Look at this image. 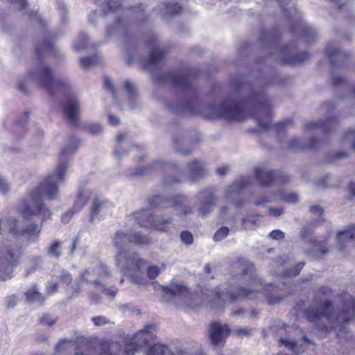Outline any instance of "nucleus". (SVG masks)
Returning <instances> with one entry per match:
<instances>
[{
	"mask_svg": "<svg viewBox=\"0 0 355 355\" xmlns=\"http://www.w3.org/2000/svg\"><path fill=\"white\" fill-rule=\"evenodd\" d=\"M208 107L212 112L208 116L210 119L241 121L252 117L256 119L261 128H274L276 130H281L293 124V121L287 119L272 125L271 121L273 114L270 101L262 94H256L252 98H248L240 101L225 99L216 107L212 105Z\"/></svg>",
	"mask_w": 355,
	"mask_h": 355,
	"instance_id": "1",
	"label": "nucleus"
},
{
	"mask_svg": "<svg viewBox=\"0 0 355 355\" xmlns=\"http://www.w3.org/2000/svg\"><path fill=\"white\" fill-rule=\"evenodd\" d=\"M230 230L227 227L223 226L218 230L214 235L215 241H220L225 239L229 234Z\"/></svg>",
	"mask_w": 355,
	"mask_h": 355,
	"instance_id": "38",
	"label": "nucleus"
},
{
	"mask_svg": "<svg viewBox=\"0 0 355 355\" xmlns=\"http://www.w3.org/2000/svg\"><path fill=\"white\" fill-rule=\"evenodd\" d=\"M100 61L99 56L94 55L92 56H87L85 58H81L80 60V63L83 69H87L92 66H94L98 64Z\"/></svg>",
	"mask_w": 355,
	"mask_h": 355,
	"instance_id": "35",
	"label": "nucleus"
},
{
	"mask_svg": "<svg viewBox=\"0 0 355 355\" xmlns=\"http://www.w3.org/2000/svg\"><path fill=\"white\" fill-rule=\"evenodd\" d=\"M304 265L305 263L304 261L297 263L292 269L286 271L285 275L294 277L298 275L300 272L304 268Z\"/></svg>",
	"mask_w": 355,
	"mask_h": 355,
	"instance_id": "39",
	"label": "nucleus"
},
{
	"mask_svg": "<svg viewBox=\"0 0 355 355\" xmlns=\"http://www.w3.org/2000/svg\"><path fill=\"white\" fill-rule=\"evenodd\" d=\"M268 212L270 215L277 217L279 216L282 213L284 212V210L282 208L278 207V208H270L268 210Z\"/></svg>",
	"mask_w": 355,
	"mask_h": 355,
	"instance_id": "58",
	"label": "nucleus"
},
{
	"mask_svg": "<svg viewBox=\"0 0 355 355\" xmlns=\"http://www.w3.org/2000/svg\"><path fill=\"white\" fill-rule=\"evenodd\" d=\"M150 328H151V325L146 326L144 329L137 332L135 336L130 340V343L125 345L124 352L126 355H134L135 354L139 349V345L135 343L136 338L147 334Z\"/></svg>",
	"mask_w": 355,
	"mask_h": 355,
	"instance_id": "29",
	"label": "nucleus"
},
{
	"mask_svg": "<svg viewBox=\"0 0 355 355\" xmlns=\"http://www.w3.org/2000/svg\"><path fill=\"white\" fill-rule=\"evenodd\" d=\"M326 52L332 67L343 64L349 58V54L343 52L339 49L333 48L331 44H327Z\"/></svg>",
	"mask_w": 355,
	"mask_h": 355,
	"instance_id": "22",
	"label": "nucleus"
},
{
	"mask_svg": "<svg viewBox=\"0 0 355 355\" xmlns=\"http://www.w3.org/2000/svg\"><path fill=\"white\" fill-rule=\"evenodd\" d=\"M6 223L9 226L8 232L14 236L27 235L37 238L41 232V225L40 226L35 223H30L24 229L20 230L17 228V220L16 218H8Z\"/></svg>",
	"mask_w": 355,
	"mask_h": 355,
	"instance_id": "15",
	"label": "nucleus"
},
{
	"mask_svg": "<svg viewBox=\"0 0 355 355\" xmlns=\"http://www.w3.org/2000/svg\"><path fill=\"white\" fill-rule=\"evenodd\" d=\"M9 3L18 6L20 9H25L27 6L26 0H7Z\"/></svg>",
	"mask_w": 355,
	"mask_h": 355,
	"instance_id": "52",
	"label": "nucleus"
},
{
	"mask_svg": "<svg viewBox=\"0 0 355 355\" xmlns=\"http://www.w3.org/2000/svg\"><path fill=\"white\" fill-rule=\"evenodd\" d=\"M187 198L183 195H175L170 198H164L159 195L152 196L148 198V206L152 208H157L164 207H173L179 211L177 213L178 216H186L192 212V209L186 205Z\"/></svg>",
	"mask_w": 355,
	"mask_h": 355,
	"instance_id": "7",
	"label": "nucleus"
},
{
	"mask_svg": "<svg viewBox=\"0 0 355 355\" xmlns=\"http://www.w3.org/2000/svg\"><path fill=\"white\" fill-rule=\"evenodd\" d=\"M103 85L105 89L111 91L113 95L115 96V91L114 89L113 85L112 83L111 80L108 77L104 78Z\"/></svg>",
	"mask_w": 355,
	"mask_h": 355,
	"instance_id": "53",
	"label": "nucleus"
},
{
	"mask_svg": "<svg viewBox=\"0 0 355 355\" xmlns=\"http://www.w3.org/2000/svg\"><path fill=\"white\" fill-rule=\"evenodd\" d=\"M290 32L297 37L303 39L306 43L313 42L316 37V31L307 26L301 19H297L290 24Z\"/></svg>",
	"mask_w": 355,
	"mask_h": 355,
	"instance_id": "14",
	"label": "nucleus"
},
{
	"mask_svg": "<svg viewBox=\"0 0 355 355\" xmlns=\"http://www.w3.org/2000/svg\"><path fill=\"white\" fill-rule=\"evenodd\" d=\"M111 207H112V205L108 200L96 197L90 208L89 220L92 222L101 211L107 209Z\"/></svg>",
	"mask_w": 355,
	"mask_h": 355,
	"instance_id": "25",
	"label": "nucleus"
},
{
	"mask_svg": "<svg viewBox=\"0 0 355 355\" xmlns=\"http://www.w3.org/2000/svg\"><path fill=\"white\" fill-rule=\"evenodd\" d=\"M270 236L272 239H276V240H279V239H282L284 238V232L279 230H272L270 233Z\"/></svg>",
	"mask_w": 355,
	"mask_h": 355,
	"instance_id": "51",
	"label": "nucleus"
},
{
	"mask_svg": "<svg viewBox=\"0 0 355 355\" xmlns=\"http://www.w3.org/2000/svg\"><path fill=\"white\" fill-rule=\"evenodd\" d=\"M77 213L75 210L71 208L66 211L61 217V220L63 223H67L70 221L73 216Z\"/></svg>",
	"mask_w": 355,
	"mask_h": 355,
	"instance_id": "46",
	"label": "nucleus"
},
{
	"mask_svg": "<svg viewBox=\"0 0 355 355\" xmlns=\"http://www.w3.org/2000/svg\"><path fill=\"white\" fill-rule=\"evenodd\" d=\"M55 322V320L51 318L50 315L48 314H44L41 318H40V323L46 324L48 326H52Z\"/></svg>",
	"mask_w": 355,
	"mask_h": 355,
	"instance_id": "47",
	"label": "nucleus"
},
{
	"mask_svg": "<svg viewBox=\"0 0 355 355\" xmlns=\"http://www.w3.org/2000/svg\"><path fill=\"white\" fill-rule=\"evenodd\" d=\"M20 253V248H17L15 251L10 248H6L5 250L0 249V270L4 268H7L9 266H16L18 263V257Z\"/></svg>",
	"mask_w": 355,
	"mask_h": 355,
	"instance_id": "19",
	"label": "nucleus"
},
{
	"mask_svg": "<svg viewBox=\"0 0 355 355\" xmlns=\"http://www.w3.org/2000/svg\"><path fill=\"white\" fill-rule=\"evenodd\" d=\"M250 179L248 177H242L239 180L234 182L230 187V192L234 191H240L248 187L250 184Z\"/></svg>",
	"mask_w": 355,
	"mask_h": 355,
	"instance_id": "33",
	"label": "nucleus"
},
{
	"mask_svg": "<svg viewBox=\"0 0 355 355\" xmlns=\"http://www.w3.org/2000/svg\"><path fill=\"white\" fill-rule=\"evenodd\" d=\"M92 321L96 326H102L109 322V320L102 315L93 317Z\"/></svg>",
	"mask_w": 355,
	"mask_h": 355,
	"instance_id": "45",
	"label": "nucleus"
},
{
	"mask_svg": "<svg viewBox=\"0 0 355 355\" xmlns=\"http://www.w3.org/2000/svg\"><path fill=\"white\" fill-rule=\"evenodd\" d=\"M161 270L157 266H150L147 268V275L150 279H155L159 274Z\"/></svg>",
	"mask_w": 355,
	"mask_h": 355,
	"instance_id": "41",
	"label": "nucleus"
},
{
	"mask_svg": "<svg viewBox=\"0 0 355 355\" xmlns=\"http://www.w3.org/2000/svg\"><path fill=\"white\" fill-rule=\"evenodd\" d=\"M83 189L78 191L72 208L75 211H80L88 202V197L85 196Z\"/></svg>",
	"mask_w": 355,
	"mask_h": 355,
	"instance_id": "32",
	"label": "nucleus"
},
{
	"mask_svg": "<svg viewBox=\"0 0 355 355\" xmlns=\"http://www.w3.org/2000/svg\"><path fill=\"white\" fill-rule=\"evenodd\" d=\"M309 212L313 214H316V215H318V216H322L323 214V209L322 208L319 206V205H313V206H311L310 208H309Z\"/></svg>",
	"mask_w": 355,
	"mask_h": 355,
	"instance_id": "55",
	"label": "nucleus"
},
{
	"mask_svg": "<svg viewBox=\"0 0 355 355\" xmlns=\"http://www.w3.org/2000/svg\"><path fill=\"white\" fill-rule=\"evenodd\" d=\"M164 6L167 13L171 15L180 14L182 11V8L178 3L166 2Z\"/></svg>",
	"mask_w": 355,
	"mask_h": 355,
	"instance_id": "36",
	"label": "nucleus"
},
{
	"mask_svg": "<svg viewBox=\"0 0 355 355\" xmlns=\"http://www.w3.org/2000/svg\"><path fill=\"white\" fill-rule=\"evenodd\" d=\"M58 286H59L58 283L51 284V285L49 287H47V288H46V293L48 295H52L54 293L57 292Z\"/></svg>",
	"mask_w": 355,
	"mask_h": 355,
	"instance_id": "60",
	"label": "nucleus"
},
{
	"mask_svg": "<svg viewBox=\"0 0 355 355\" xmlns=\"http://www.w3.org/2000/svg\"><path fill=\"white\" fill-rule=\"evenodd\" d=\"M180 238L182 241L187 245H190L193 243V234L187 230L181 232Z\"/></svg>",
	"mask_w": 355,
	"mask_h": 355,
	"instance_id": "40",
	"label": "nucleus"
},
{
	"mask_svg": "<svg viewBox=\"0 0 355 355\" xmlns=\"http://www.w3.org/2000/svg\"><path fill=\"white\" fill-rule=\"evenodd\" d=\"M132 217L135 222L140 227L146 228H152L155 230L163 232H167L170 230V225L172 223V218H155L148 209H141L132 213Z\"/></svg>",
	"mask_w": 355,
	"mask_h": 355,
	"instance_id": "9",
	"label": "nucleus"
},
{
	"mask_svg": "<svg viewBox=\"0 0 355 355\" xmlns=\"http://www.w3.org/2000/svg\"><path fill=\"white\" fill-rule=\"evenodd\" d=\"M124 87L127 91L130 98H134L136 96V90L134 85L128 80L124 83Z\"/></svg>",
	"mask_w": 355,
	"mask_h": 355,
	"instance_id": "44",
	"label": "nucleus"
},
{
	"mask_svg": "<svg viewBox=\"0 0 355 355\" xmlns=\"http://www.w3.org/2000/svg\"><path fill=\"white\" fill-rule=\"evenodd\" d=\"M110 276L111 272L108 267L103 263H100L92 270H85L81 274L80 278L83 281L92 284L96 288L102 287L103 293L114 298L118 292V289L116 288H107L103 284V280Z\"/></svg>",
	"mask_w": 355,
	"mask_h": 355,
	"instance_id": "6",
	"label": "nucleus"
},
{
	"mask_svg": "<svg viewBox=\"0 0 355 355\" xmlns=\"http://www.w3.org/2000/svg\"><path fill=\"white\" fill-rule=\"evenodd\" d=\"M331 293V290L330 288L327 286H322L320 287L317 292V294L319 296H327Z\"/></svg>",
	"mask_w": 355,
	"mask_h": 355,
	"instance_id": "56",
	"label": "nucleus"
},
{
	"mask_svg": "<svg viewBox=\"0 0 355 355\" xmlns=\"http://www.w3.org/2000/svg\"><path fill=\"white\" fill-rule=\"evenodd\" d=\"M251 329L248 328L239 327L234 330V334L236 336H249L250 334Z\"/></svg>",
	"mask_w": 355,
	"mask_h": 355,
	"instance_id": "50",
	"label": "nucleus"
},
{
	"mask_svg": "<svg viewBox=\"0 0 355 355\" xmlns=\"http://www.w3.org/2000/svg\"><path fill=\"white\" fill-rule=\"evenodd\" d=\"M28 76L35 79L38 86L45 89L51 96L61 94L66 98L65 101L61 103L62 112L73 125L77 126L80 111L79 103L71 92L69 80L66 78H55L52 69L45 64L39 66L35 71L28 72Z\"/></svg>",
	"mask_w": 355,
	"mask_h": 355,
	"instance_id": "4",
	"label": "nucleus"
},
{
	"mask_svg": "<svg viewBox=\"0 0 355 355\" xmlns=\"http://www.w3.org/2000/svg\"><path fill=\"white\" fill-rule=\"evenodd\" d=\"M146 44L152 49L148 58L143 63V67L148 69L153 66H156L164 57L166 53L163 51H156L154 49L157 45V38L155 35H151L146 40Z\"/></svg>",
	"mask_w": 355,
	"mask_h": 355,
	"instance_id": "16",
	"label": "nucleus"
},
{
	"mask_svg": "<svg viewBox=\"0 0 355 355\" xmlns=\"http://www.w3.org/2000/svg\"><path fill=\"white\" fill-rule=\"evenodd\" d=\"M343 309L336 317L337 321H341L343 324H347L355 316V298L350 296L345 298L343 302Z\"/></svg>",
	"mask_w": 355,
	"mask_h": 355,
	"instance_id": "18",
	"label": "nucleus"
},
{
	"mask_svg": "<svg viewBox=\"0 0 355 355\" xmlns=\"http://www.w3.org/2000/svg\"><path fill=\"white\" fill-rule=\"evenodd\" d=\"M281 62L284 64H297L308 60L309 54L307 51L297 52L294 45L288 44L281 50Z\"/></svg>",
	"mask_w": 355,
	"mask_h": 355,
	"instance_id": "13",
	"label": "nucleus"
},
{
	"mask_svg": "<svg viewBox=\"0 0 355 355\" xmlns=\"http://www.w3.org/2000/svg\"><path fill=\"white\" fill-rule=\"evenodd\" d=\"M9 190V187L6 181L0 176V191L6 194Z\"/></svg>",
	"mask_w": 355,
	"mask_h": 355,
	"instance_id": "59",
	"label": "nucleus"
},
{
	"mask_svg": "<svg viewBox=\"0 0 355 355\" xmlns=\"http://www.w3.org/2000/svg\"><path fill=\"white\" fill-rule=\"evenodd\" d=\"M241 277L243 280V286H235L230 288L224 298V294L219 287H216L211 292L209 304L211 308L223 309L226 301L230 303L252 300L257 297L259 293L264 295L268 303L275 305L280 302L286 296L285 292L279 286L272 284H264L256 273L254 264L248 262L242 263Z\"/></svg>",
	"mask_w": 355,
	"mask_h": 355,
	"instance_id": "2",
	"label": "nucleus"
},
{
	"mask_svg": "<svg viewBox=\"0 0 355 355\" xmlns=\"http://www.w3.org/2000/svg\"><path fill=\"white\" fill-rule=\"evenodd\" d=\"M188 173L192 180H196L204 177L206 169L204 164L198 159H193L188 164Z\"/></svg>",
	"mask_w": 355,
	"mask_h": 355,
	"instance_id": "24",
	"label": "nucleus"
},
{
	"mask_svg": "<svg viewBox=\"0 0 355 355\" xmlns=\"http://www.w3.org/2000/svg\"><path fill=\"white\" fill-rule=\"evenodd\" d=\"M322 107L324 110L331 111L335 109V105L331 102H326L322 104Z\"/></svg>",
	"mask_w": 355,
	"mask_h": 355,
	"instance_id": "64",
	"label": "nucleus"
},
{
	"mask_svg": "<svg viewBox=\"0 0 355 355\" xmlns=\"http://www.w3.org/2000/svg\"><path fill=\"white\" fill-rule=\"evenodd\" d=\"M147 355H175L168 347L162 344H154L148 349Z\"/></svg>",
	"mask_w": 355,
	"mask_h": 355,
	"instance_id": "31",
	"label": "nucleus"
},
{
	"mask_svg": "<svg viewBox=\"0 0 355 355\" xmlns=\"http://www.w3.org/2000/svg\"><path fill=\"white\" fill-rule=\"evenodd\" d=\"M347 157V152H345V151H340V152H338L336 153H335L334 155V156H332L329 160V162H331L333 160H335V159H342V158H345V157Z\"/></svg>",
	"mask_w": 355,
	"mask_h": 355,
	"instance_id": "61",
	"label": "nucleus"
},
{
	"mask_svg": "<svg viewBox=\"0 0 355 355\" xmlns=\"http://www.w3.org/2000/svg\"><path fill=\"white\" fill-rule=\"evenodd\" d=\"M319 144L315 138H311L306 145H301L299 139L293 138L288 144V148L291 150H313Z\"/></svg>",
	"mask_w": 355,
	"mask_h": 355,
	"instance_id": "27",
	"label": "nucleus"
},
{
	"mask_svg": "<svg viewBox=\"0 0 355 355\" xmlns=\"http://www.w3.org/2000/svg\"><path fill=\"white\" fill-rule=\"evenodd\" d=\"M24 296L28 302L42 304L45 301V297L38 291L37 285L33 284L31 288L24 293Z\"/></svg>",
	"mask_w": 355,
	"mask_h": 355,
	"instance_id": "26",
	"label": "nucleus"
},
{
	"mask_svg": "<svg viewBox=\"0 0 355 355\" xmlns=\"http://www.w3.org/2000/svg\"><path fill=\"white\" fill-rule=\"evenodd\" d=\"M338 121L336 116H329L324 120L306 123L304 129L306 130H319L324 133H328L338 123Z\"/></svg>",
	"mask_w": 355,
	"mask_h": 355,
	"instance_id": "20",
	"label": "nucleus"
},
{
	"mask_svg": "<svg viewBox=\"0 0 355 355\" xmlns=\"http://www.w3.org/2000/svg\"><path fill=\"white\" fill-rule=\"evenodd\" d=\"M279 341L283 343L286 347H288L289 349H293L297 347V343L292 340H284L283 338H281Z\"/></svg>",
	"mask_w": 355,
	"mask_h": 355,
	"instance_id": "57",
	"label": "nucleus"
},
{
	"mask_svg": "<svg viewBox=\"0 0 355 355\" xmlns=\"http://www.w3.org/2000/svg\"><path fill=\"white\" fill-rule=\"evenodd\" d=\"M282 37V34L279 28H274L270 31H268L266 29H261L260 31V40L261 42L268 41V42H275L277 40L279 39Z\"/></svg>",
	"mask_w": 355,
	"mask_h": 355,
	"instance_id": "30",
	"label": "nucleus"
},
{
	"mask_svg": "<svg viewBox=\"0 0 355 355\" xmlns=\"http://www.w3.org/2000/svg\"><path fill=\"white\" fill-rule=\"evenodd\" d=\"M196 75L197 72L191 71L182 73H171L166 74L164 79L169 80L175 87L184 92H192Z\"/></svg>",
	"mask_w": 355,
	"mask_h": 355,
	"instance_id": "10",
	"label": "nucleus"
},
{
	"mask_svg": "<svg viewBox=\"0 0 355 355\" xmlns=\"http://www.w3.org/2000/svg\"><path fill=\"white\" fill-rule=\"evenodd\" d=\"M344 139H355V130H347L343 135Z\"/></svg>",
	"mask_w": 355,
	"mask_h": 355,
	"instance_id": "62",
	"label": "nucleus"
},
{
	"mask_svg": "<svg viewBox=\"0 0 355 355\" xmlns=\"http://www.w3.org/2000/svg\"><path fill=\"white\" fill-rule=\"evenodd\" d=\"M84 130L92 135H96L101 132L102 128L99 124H89L84 127Z\"/></svg>",
	"mask_w": 355,
	"mask_h": 355,
	"instance_id": "42",
	"label": "nucleus"
},
{
	"mask_svg": "<svg viewBox=\"0 0 355 355\" xmlns=\"http://www.w3.org/2000/svg\"><path fill=\"white\" fill-rule=\"evenodd\" d=\"M208 332L209 340L214 346H223L231 330L227 324L222 325L218 321H213L209 324Z\"/></svg>",
	"mask_w": 355,
	"mask_h": 355,
	"instance_id": "12",
	"label": "nucleus"
},
{
	"mask_svg": "<svg viewBox=\"0 0 355 355\" xmlns=\"http://www.w3.org/2000/svg\"><path fill=\"white\" fill-rule=\"evenodd\" d=\"M114 246L119 250L116 256V264L121 268V272L124 275H130L131 280L135 284L141 283V278L136 274L141 273V270L145 267L147 262L139 257L137 253L130 254L124 256L122 250L128 244L134 245H149L151 243L150 237L137 232L124 233L122 231H117L113 237Z\"/></svg>",
	"mask_w": 355,
	"mask_h": 355,
	"instance_id": "5",
	"label": "nucleus"
},
{
	"mask_svg": "<svg viewBox=\"0 0 355 355\" xmlns=\"http://www.w3.org/2000/svg\"><path fill=\"white\" fill-rule=\"evenodd\" d=\"M254 175L257 180L263 187L270 186L275 182L279 184H286L289 181V178L287 175L274 170L266 171L263 169L256 168L254 169Z\"/></svg>",
	"mask_w": 355,
	"mask_h": 355,
	"instance_id": "11",
	"label": "nucleus"
},
{
	"mask_svg": "<svg viewBox=\"0 0 355 355\" xmlns=\"http://www.w3.org/2000/svg\"><path fill=\"white\" fill-rule=\"evenodd\" d=\"M282 199L288 202L295 203L298 201V196L296 193H286L282 196Z\"/></svg>",
	"mask_w": 355,
	"mask_h": 355,
	"instance_id": "48",
	"label": "nucleus"
},
{
	"mask_svg": "<svg viewBox=\"0 0 355 355\" xmlns=\"http://www.w3.org/2000/svg\"><path fill=\"white\" fill-rule=\"evenodd\" d=\"M352 241H355V225L337 233L338 247L340 250H343L347 243Z\"/></svg>",
	"mask_w": 355,
	"mask_h": 355,
	"instance_id": "23",
	"label": "nucleus"
},
{
	"mask_svg": "<svg viewBox=\"0 0 355 355\" xmlns=\"http://www.w3.org/2000/svg\"><path fill=\"white\" fill-rule=\"evenodd\" d=\"M347 85L346 79L340 76H334L331 78V85L334 87Z\"/></svg>",
	"mask_w": 355,
	"mask_h": 355,
	"instance_id": "43",
	"label": "nucleus"
},
{
	"mask_svg": "<svg viewBox=\"0 0 355 355\" xmlns=\"http://www.w3.org/2000/svg\"><path fill=\"white\" fill-rule=\"evenodd\" d=\"M61 244L59 241H53L48 248L47 253L50 257L59 258L61 254Z\"/></svg>",
	"mask_w": 355,
	"mask_h": 355,
	"instance_id": "34",
	"label": "nucleus"
},
{
	"mask_svg": "<svg viewBox=\"0 0 355 355\" xmlns=\"http://www.w3.org/2000/svg\"><path fill=\"white\" fill-rule=\"evenodd\" d=\"M77 146H65L59 154L60 162L55 171L46 176L30 193L28 198L21 201V214L24 220L41 216L42 221L51 218V212L44 204V198L54 200L58 193V184L62 182L67 169L65 157L73 153Z\"/></svg>",
	"mask_w": 355,
	"mask_h": 355,
	"instance_id": "3",
	"label": "nucleus"
},
{
	"mask_svg": "<svg viewBox=\"0 0 355 355\" xmlns=\"http://www.w3.org/2000/svg\"><path fill=\"white\" fill-rule=\"evenodd\" d=\"M334 311L332 303L329 300H325L321 304L320 309L307 308L304 310V315L306 318L310 322L313 323L316 329L322 332H329L333 328V326L329 327L325 324H320V322L324 318L327 322L331 324V315Z\"/></svg>",
	"mask_w": 355,
	"mask_h": 355,
	"instance_id": "8",
	"label": "nucleus"
},
{
	"mask_svg": "<svg viewBox=\"0 0 355 355\" xmlns=\"http://www.w3.org/2000/svg\"><path fill=\"white\" fill-rule=\"evenodd\" d=\"M121 0H116L114 1L112 0H110L107 3V6L108 8V10L110 11H114L116 9H119L121 6Z\"/></svg>",
	"mask_w": 355,
	"mask_h": 355,
	"instance_id": "49",
	"label": "nucleus"
},
{
	"mask_svg": "<svg viewBox=\"0 0 355 355\" xmlns=\"http://www.w3.org/2000/svg\"><path fill=\"white\" fill-rule=\"evenodd\" d=\"M312 234V230L309 227H304L300 232V235L303 239H309Z\"/></svg>",
	"mask_w": 355,
	"mask_h": 355,
	"instance_id": "54",
	"label": "nucleus"
},
{
	"mask_svg": "<svg viewBox=\"0 0 355 355\" xmlns=\"http://www.w3.org/2000/svg\"><path fill=\"white\" fill-rule=\"evenodd\" d=\"M318 248H319V252L322 254H325L328 252V248H327L326 242H324V241L320 242Z\"/></svg>",
	"mask_w": 355,
	"mask_h": 355,
	"instance_id": "63",
	"label": "nucleus"
},
{
	"mask_svg": "<svg viewBox=\"0 0 355 355\" xmlns=\"http://www.w3.org/2000/svg\"><path fill=\"white\" fill-rule=\"evenodd\" d=\"M54 51V44L49 39H45L42 41L35 49V55L40 60L44 53H49Z\"/></svg>",
	"mask_w": 355,
	"mask_h": 355,
	"instance_id": "28",
	"label": "nucleus"
},
{
	"mask_svg": "<svg viewBox=\"0 0 355 355\" xmlns=\"http://www.w3.org/2000/svg\"><path fill=\"white\" fill-rule=\"evenodd\" d=\"M200 194L202 200L200 203V212L205 216L212 211L216 198L211 189H206L202 191Z\"/></svg>",
	"mask_w": 355,
	"mask_h": 355,
	"instance_id": "21",
	"label": "nucleus"
},
{
	"mask_svg": "<svg viewBox=\"0 0 355 355\" xmlns=\"http://www.w3.org/2000/svg\"><path fill=\"white\" fill-rule=\"evenodd\" d=\"M162 291L169 297H177L183 300H191L195 295L189 288L179 284H173L169 286H165Z\"/></svg>",
	"mask_w": 355,
	"mask_h": 355,
	"instance_id": "17",
	"label": "nucleus"
},
{
	"mask_svg": "<svg viewBox=\"0 0 355 355\" xmlns=\"http://www.w3.org/2000/svg\"><path fill=\"white\" fill-rule=\"evenodd\" d=\"M72 282V277L69 272L63 271L58 278V284L61 286L68 287Z\"/></svg>",
	"mask_w": 355,
	"mask_h": 355,
	"instance_id": "37",
	"label": "nucleus"
}]
</instances>
